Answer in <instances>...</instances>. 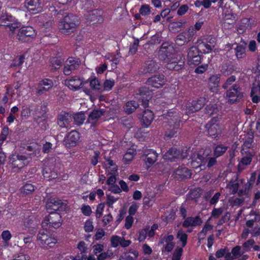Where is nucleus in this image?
<instances>
[{
	"label": "nucleus",
	"instance_id": "a18cd8bd",
	"mask_svg": "<svg viewBox=\"0 0 260 260\" xmlns=\"http://www.w3.org/2000/svg\"><path fill=\"white\" fill-rule=\"evenodd\" d=\"M236 80V77L234 75H232L228 78L224 83L222 85V88L224 89H229L233 85V84Z\"/></svg>",
	"mask_w": 260,
	"mask_h": 260
},
{
	"label": "nucleus",
	"instance_id": "f8f14e48",
	"mask_svg": "<svg viewBox=\"0 0 260 260\" xmlns=\"http://www.w3.org/2000/svg\"><path fill=\"white\" fill-rule=\"evenodd\" d=\"M44 0H25V7L29 12L36 14L41 12Z\"/></svg>",
	"mask_w": 260,
	"mask_h": 260
},
{
	"label": "nucleus",
	"instance_id": "9d476101",
	"mask_svg": "<svg viewBox=\"0 0 260 260\" xmlns=\"http://www.w3.org/2000/svg\"><path fill=\"white\" fill-rule=\"evenodd\" d=\"M151 98V90L145 86L140 88L138 93H136V98L142 103V105L144 108L148 106L149 101Z\"/></svg>",
	"mask_w": 260,
	"mask_h": 260
},
{
	"label": "nucleus",
	"instance_id": "e433bc0d",
	"mask_svg": "<svg viewBox=\"0 0 260 260\" xmlns=\"http://www.w3.org/2000/svg\"><path fill=\"white\" fill-rule=\"evenodd\" d=\"M228 147L223 144H218L214 147L213 154L215 157H218L223 155L228 150Z\"/></svg>",
	"mask_w": 260,
	"mask_h": 260
},
{
	"label": "nucleus",
	"instance_id": "13d9d810",
	"mask_svg": "<svg viewBox=\"0 0 260 260\" xmlns=\"http://www.w3.org/2000/svg\"><path fill=\"white\" fill-rule=\"evenodd\" d=\"M113 254V252L111 251L108 250L107 252H104L100 254L98 256V259L105 260L106 259L112 256Z\"/></svg>",
	"mask_w": 260,
	"mask_h": 260
},
{
	"label": "nucleus",
	"instance_id": "7c9ffc66",
	"mask_svg": "<svg viewBox=\"0 0 260 260\" xmlns=\"http://www.w3.org/2000/svg\"><path fill=\"white\" fill-rule=\"evenodd\" d=\"M144 155L145 156L144 160L150 165L154 164L157 159V153L155 151L152 149L146 150L144 153Z\"/></svg>",
	"mask_w": 260,
	"mask_h": 260
},
{
	"label": "nucleus",
	"instance_id": "f704fd0d",
	"mask_svg": "<svg viewBox=\"0 0 260 260\" xmlns=\"http://www.w3.org/2000/svg\"><path fill=\"white\" fill-rule=\"evenodd\" d=\"M104 166L109 174H114L117 171V166L113 161L110 159H107L104 162Z\"/></svg>",
	"mask_w": 260,
	"mask_h": 260
},
{
	"label": "nucleus",
	"instance_id": "ddd939ff",
	"mask_svg": "<svg viewBox=\"0 0 260 260\" xmlns=\"http://www.w3.org/2000/svg\"><path fill=\"white\" fill-rule=\"evenodd\" d=\"M10 163L12 168L18 170L23 168L28 164L27 157L23 155H13L10 158Z\"/></svg>",
	"mask_w": 260,
	"mask_h": 260
},
{
	"label": "nucleus",
	"instance_id": "e2e57ef3",
	"mask_svg": "<svg viewBox=\"0 0 260 260\" xmlns=\"http://www.w3.org/2000/svg\"><path fill=\"white\" fill-rule=\"evenodd\" d=\"M24 59V57L23 55L19 56L13 60V63L11 65V67H19L21 66L23 63Z\"/></svg>",
	"mask_w": 260,
	"mask_h": 260
},
{
	"label": "nucleus",
	"instance_id": "6ab92c4d",
	"mask_svg": "<svg viewBox=\"0 0 260 260\" xmlns=\"http://www.w3.org/2000/svg\"><path fill=\"white\" fill-rule=\"evenodd\" d=\"M186 156L176 148H171L164 154V158L166 160L174 161L177 159H184Z\"/></svg>",
	"mask_w": 260,
	"mask_h": 260
},
{
	"label": "nucleus",
	"instance_id": "aec40b11",
	"mask_svg": "<svg viewBox=\"0 0 260 260\" xmlns=\"http://www.w3.org/2000/svg\"><path fill=\"white\" fill-rule=\"evenodd\" d=\"M53 86L52 80L47 78L44 79L39 83L37 88V93L39 95L44 94L52 88Z\"/></svg>",
	"mask_w": 260,
	"mask_h": 260
},
{
	"label": "nucleus",
	"instance_id": "a211bd4d",
	"mask_svg": "<svg viewBox=\"0 0 260 260\" xmlns=\"http://www.w3.org/2000/svg\"><path fill=\"white\" fill-rule=\"evenodd\" d=\"M80 139V134L76 131H72L64 137V145L67 147L75 146Z\"/></svg>",
	"mask_w": 260,
	"mask_h": 260
},
{
	"label": "nucleus",
	"instance_id": "cd10ccee",
	"mask_svg": "<svg viewBox=\"0 0 260 260\" xmlns=\"http://www.w3.org/2000/svg\"><path fill=\"white\" fill-rule=\"evenodd\" d=\"M241 153L243 156L241 158L240 162L246 166L250 165L254 154L253 151L252 150L244 151V149H242Z\"/></svg>",
	"mask_w": 260,
	"mask_h": 260
},
{
	"label": "nucleus",
	"instance_id": "4c0bfd02",
	"mask_svg": "<svg viewBox=\"0 0 260 260\" xmlns=\"http://www.w3.org/2000/svg\"><path fill=\"white\" fill-rule=\"evenodd\" d=\"M123 254L125 260H137L139 256V252L138 251L131 248L127 250Z\"/></svg>",
	"mask_w": 260,
	"mask_h": 260
},
{
	"label": "nucleus",
	"instance_id": "423d86ee",
	"mask_svg": "<svg viewBox=\"0 0 260 260\" xmlns=\"http://www.w3.org/2000/svg\"><path fill=\"white\" fill-rule=\"evenodd\" d=\"M36 32L33 27L31 26H24L19 28L18 31L16 34L15 38L22 42H27L35 37Z\"/></svg>",
	"mask_w": 260,
	"mask_h": 260
},
{
	"label": "nucleus",
	"instance_id": "09e8293b",
	"mask_svg": "<svg viewBox=\"0 0 260 260\" xmlns=\"http://www.w3.org/2000/svg\"><path fill=\"white\" fill-rule=\"evenodd\" d=\"M90 86L92 89L99 91L102 90V86L99 81L96 78L92 79L90 80Z\"/></svg>",
	"mask_w": 260,
	"mask_h": 260
},
{
	"label": "nucleus",
	"instance_id": "052dcab7",
	"mask_svg": "<svg viewBox=\"0 0 260 260\" xmlns=\"http://www.w3.org/2000/svg\"><path fill=\"white\" fill-rule=\"evenodd\" d=\"M2 239L5 241V245L7 242L10 240L12 237V235L10 232L8 230L4 231L1 235Z\"/></svg>",
	"mask_w": 260,
	"mask_h": 260
},
{
	"label": "nucleus",
	"instance_id": "1a4fd4ad",
	"mask_svg": "<svg viewBox=\"0 0 260 260\" xmlns=\"http://www.w3.org/2000/svg\"><path fill=\"white\" fill-rule=\"evenodd\" d=\"M187 61L189 66H198L201 63V57L198 48L192 46L187 50Z\"/></svg>",
	"mask_w": 260,
	"mask_h": 260
},
{
	"label": "nucleus",
	"instance_id": "412c9836",
	"mask_svg": "<svg viewBox=\"0 0 260 260\" xmlns=\"http://www.w3.org/2000/svg\"><path fill=\"white\" fill-rule=\"evenodd\" d=\"M72 120V115L69 113L61 112L57 116V124L62 128L69 127Z\"/></svg>",
	"mask_w": 260,
	"mask_h": 260
},
{
	"label": "nucleus",
	"instance_id": "c85d7f7f",
	"mask_svg": "<svg viewBox=\"0 0 260 260\" xmlns=\"http://www.w3.org/2000/svg\"><path fill=\"white\" fill-rule=\"evenodd\" d=\"M176 177L178 179H186L190 178L191 176L190 170L183 167H179L175 171Z\"/></svg>",
	"mask_w": 260,
	"mask_h": 260
},
{
	"label": "nucleus",
	"instance_id": "4be33fe9",
	"mask_svg": "<svg viewBox=\"0 0 260 260\" xmlns=\"http://www.w3.org/2000/svg\"><path fill=\"white\" fill-rule=\"evenodd\" d=\"M159 69L158 64L155 60L151 59L145 62L142 68V73L143 74H152L157 71Z\"/></svg>",
	"mask_w": 260,
	"mask_h": 260
},
{
	"label": "nucleus",
	"instance_id": "4d7b16f0",
	"mask_svg": "<svg viewBox=\"0 0 260 260\" xmlns=\"http://www.w3.org/2000/svg\"><path fill=\"white\" fill-rule=\"evenodd\" d=\"M253 142V138L248 137L244 141L242 149H244V151L250 150V148L252 146V144Z\"/></svg>",
	"mask_w": 260,
	"mask_h": 260
},
{
	"label": "nucleus",
	"instance_id": "bb28decb",
	"mask_svg": "<svg viewBox=\"0 0 260 260\" xmlns=\"http://www.w3.org/2000/svg\"><path fill=\"white\" fill-rule=\"evenodd\" d=\"M220 75H214L211 76L209 79V87L212 92H216L218 89L220 81Z\"/></svg>",
	"mask_w": 260,
	"mask_h": 260
},
{
	"label": "nucleus",
	"instance_id": "69168bd1",
	"mask_svg": "<svg viewBox=\"0 0 260 260\" xmlns=\"http://www.w3.org/2000/svg\"><path fill=\"white\" fill-rule=\"evenodd\" d=\"M185 23V21L174 22L171 23L169 27L173 29H178L181 28Z\"/></svg>",
	"mask_w": 260,
	"mask_h": 260
},
{
	"label": "nucleus",
	"instance_id": "de8ad7c7",
	"mask_svg": "<svg viewBox=\"0 0 260 260\" xmlns=\"http://www.w3.org/2000/svg\"><path fill=\"white\" fill-rule=\"evenodd\" d=\"M176 237L182 242V246L183 247H185L187 243V235L185 233H183L182 231H179Z\"/></svg>",
	"mask_w": 260,
	"mask_h": 260
},
{
	"label": "nucleus",
	"instance_id": "58836bf2",
	"mask_svg": "<svg viewBox=\"0 0 260 260\" xmlns=\"http://www.w3.org/2000/svg\"><path fill=\"white\" fill-rule=\"evenodd\" d=\"M139 104L135 101L128 102L124 107L125 112L128 114L134 112L138 107Z\"/></svg>",
	"mask_w": 260,
	"mask_h": 260
},
{
	"label": "nucleus",
	"instance_id": "7ed1b4c3",
	"mask_svg": "<svg viewBox=\"0 0 260 260\" xmlns=\"http://www.w3.org/2000/svg\"><path fill=\"white\" fill-rule=\"evenodd\" d=\"M166 118L170 123V127L166 132L165 136L172 138L176 136L180 129V117L175 110H171L168 112Z\"/></svg>",
	"mask_w": 260,
	"mask_h": 260
},
{
	"label": "nucleus",
	"instance_id": "f3484780",
	"mask_svg": "<svg viewBox=\"0 0 260 260\" xmlns=\"http://www.w3.org/2000/svg\"><path fill=\"white\" fill-rule=\"evenodd\" d=\"M80 65V61L78 59H75L73 57H69L66 60L63 72L65 75H70L73 71L77 69Z\"/></svg>",
	"mask_w": 260,
	"mask_h": 260
},
{
	"label": "nucleus",
	"instance_id": "774afa93",
	"mask_svg": "<svg viewBox=\"0 0 260 260\" xmlns=\"http://www.w3.org/2000/svg\"><path fill=\"white\" fill-rule=\"evenodd\" d=\"M240 250L241 247L240 246H236L232 249L231 253L235 258H238L241 255Z\"/></svg>",
	"mask_w": 260,
	"mask_h": 260
},
{
	"label": "nucleus",
	"instance_id": "20e7f679",
	"mask_svg": "<svg viewBox=\"0 0 260 260\" xmlns=\"http://www.w3.org/2000/svg\"><path fill=\"white\" fill-rule=\"evenodd\" d=\"M61 216L58 213L56 212H51L44 219L42 222V226L46 230H51V227L57 229L61 225Z\"/></svg>",
	"mask_w": 260,
	"mask_h": 260
},
{
	"label": "nucleus",
	"instance_id": "864d4df0",
	"mask_svg": "<svg viewBox=\"0 0 260 260\" xmlns=\"http://www.w3.org/2000/svg\"><path fill=\"white\" fill-rule=\"evenodd\" d=\"M183 252V249L181 247H178L175 250L172 260H180Z\"/></svg>",
	"mask_w": 260,
	"mask_h": 260
},
{
	"label": "nucleus",
	"instance_id": "338daca9",
	"mask_svg": "<svg viewBox=\"0 0 260 260\" xmlns=\"http://www.w3.org/2000/svg\"><path fill=\"white\" fill-rule=\"evenodd\" d=\"M133 221L134 218L132 216L128 215L126 216L125 218V228L126 229H129L132 227Z\"/></svg>",
	"mask_w": 260,
	"mask_h": 260
},
{
	"label": "nucleus",
	"instance_id": "2f4dec72",
	"mask_svg": "<svg viewBox=\"0 0 260 260\" xmlns=\"http://www.w3.org/2000/svg\"><path fill=\"white\" fill-rule=\"evenodd\" d=\"M153 119V114L151 110L147 109L144 111L142 117V121L144 125L147 127L151 124Z\"/></svg>",
	"mask_w": 260,
	"mask_h": 260
},
{
	"label": "nucleus",
	"instance_id": "c756f323",
	"mask_svg": "<svg viewBox=\"0 0 260 260\" xmlns=\"http://www.w3.org/2000/svg\"><path fill=\"white\" fill-rule=\"evenodd\" d=\"M208 135L212 138H216L220 133L219 126L215 123H207L206 125Z\"/></svg>",
	"mask_w": 260,
	"mask_h": 260
},
{
	"label": "nucleus",
	"instance_id": "680f3d73",
	"mask_svg": "<svg viewBox=\"0 0 260 260\" xmlns=\"http://www.w3.org/2000/svg\"><path fill=\"white\" fill-rule=\"evenodd\" d=\"M114 85V81L110 80H106L104 83L103 88L104 90H111Z\"/></svg>",
	"mask_w": 260,
	"mask_h": 260
},
{
	"label": "nucleus",
	"instance_id": "72a5a7b5",
	"mask_svg": "<svg viewBox=\"0 0 260 260\" xmlns=\"http://www.w3.org/2000/svg\"><path fill=\"white\" fill-rule=\"evenodd\" d=\"M234 71V67L231 61H226L221 67V72L225 76L231 74Z\"/></svg>",
	"mask_w": 260,
	"mask_h": 260
},
{
	"label": "nucleus",
	"instance_id": "393cba45",
	"mask_svg": "<svg viewBox=\"0 0 260 260\" xmlns=\"http://www.w3.org/2000/svg\"><path fill=\"white\" fill-rule=\"evenodd\" d=\"M105 113L104 110H93L88 116L86 122L91 124L92 126H94L97 120L102 117Z\"/></svg>",
	"mask_w": 260,
	"mask_h": 260
},
{
	"label": "nucleus",
	"instance_id": "a19ab883",
	"mask_svg": "<svg viewBox=\"0 0 260 260\" xmlns=\"http://www.w3.org/2000/svg\"><path fill=\"white\" fill-rule=\"evenodd\" d=\"M48 237L49 235L46 234L43 230L39 232L37 235V240L39 244L42 247H43L44 244H45V241H46V240Z\"/></svg>",
	"mask_w": 260,
	"mask_h": 260
},
{
	"label": "nucleus",
	"instance_id": "0eeeda50",
	"mask_svg": "<svg viewBox=\"0 0 260 260\" xmlns=\"http://www.w3.org/2000/svg\"><path fill=\"white\" fill-rule=\"evenodd\" d=\"M175 50L173 46L167 43H164L158 52V56L159 60L167 61L174 57L176 54H174Z\"/></svg>",
	"mask_w": 260,
	"mask_h": 260
},
{
	"label": "nucleus",
	"instance_id": "3c124183",
	"mask_svg": "<svg viewBox=\"0 0 260 260\" xmlns=\"http://www.w3.org/2000/svg\"><path fill=\"white\" fill-rule=\"evenodd\" d=\"M139 40L138 39H135L134 42L129 46V53L131 54H135L138 50Z\"/></svg>",
	"mask_w": 260,
	"mask_h": 260
},
{
	"label": "nucleus",
	"instance_id": "37998d69",
	"mask_svg": "<svg viewBox=\"0 0 260 260\" xmlns=\"http://www.w3.org/2000/svg\"><path fill=\"white\" fill-rule=\"evenodd\" d=\"M72 118L74 119L75 123L76 125L82 124L85 120V116L83 113H78L73 115Z\"/></svg>",
	"mask_w": 260,
	"mask_h": 260
},
{
	"label": "nucleus",
	"instance_id": "ea45409f",
	"mask_svg": "<svg viewBox=\"0 0 260 260\" xmlns=\"http://www.w3.org/2000/svg\"><path fill=\"white\" fill-rule=\"evenodd\" d=\"M237 46L235 48L236 55L238 59L243 58L245 56V49L246 44H236Z\"/></svg>",
	"mask_w": 260,
	"mask_h": 260
},
{
	"label": "nucleus",
	"instance_id": "39448f33",
	"mask_svg": "<svg viewBox=\"0 0 260 260\" xmlns=\"http://www.w3.org/2000/svg\"><path fill=\"white\" fill-rule=\"evenodd\" d=\"M226 96L229 98V101L231 104L240 101L243 97V93L239 84H234L227 90Z\"/></svg>",
	"mask_w": 260,
	"mask_h": 260
},
{
	"label": "nucleus",
	"instance_id": "5701e85b",
	"mask_svg": "<svg viewBox=\"0 0 260 260\" xmlns=\"http://www.w3.org/2000/svg\"><path fill=\"white\" fill-rule=\"evenodd\" d=\"M64 84L70 89L77 90L80 89L83 84V82L78 77H73L70 79H66L64 81Z\"/></svg>",
	"mask_w": 260,
	"mask_h": 260
},
{
	"label": "nucleus",
	"instance_id": "5fc2aeb1",
	"mask_svg": "<svg viewBox=\"0 0 260 260\" xmlns=\"http://www.w3.org/2000/svg\"><path fill=\"white\" fill-rule=\"evenodd\" d=\"M140 13L143 16L148 15L150 13V7L148 5H144L139 10Z\"/></svg>",
	"mask_w": 260,
	"mask_h": 260
},
{
	"label": "nucleus",
	"instance_id": "473e14b6",
	"mask_svg": "<svg viewBox=\"0 0 260 260\" xmlns=\"http://www.w3.org/2000/svg\"><path fill=\"white\" fill-rule=\"evenodd\" d=\"M65 58L61 56L52 57L50 59V62L52 68L58 69L61 67L64 62Z\"/></svg>",
	"mask_w": 260,
	"mask_h": 260
},
{
	"label": "nucleus",
	"instance_id": "f257e3e1",
	"mask_svg": "<svg viewBox=\"0 0 260 260\" xmlns=\"http://www.w3.org/2000/svg\"><path fill=\"white\" fill-rule=\"evenodd\" d=\"M62 15L63 18L59 21L58 29L62 34L71 35L76 30L80 23L79 19L72 13H63Z\"/></svg>",
	"mask_w": 260,
	"mask_h": 260
},
{
	"label": "nucleus",
	"instance_id": "b1692460",
	"mask_svg": "<svg viewBox=\"0 0 260 260\" xmlns=\"http://www.w3.org/2000/svg\"><path fill=\"white\" fill-rule=\"evenodd\" d=\"M203 153L194 152L191 157L190 164L192 168L197 169L202 166H204Z\"/></svg>",
	"mask_w": 260,
	"mask_h": 260
},
{
	"label": "nucleus",
	"instance_id": "603ef678",
	"mask_svg": "<svg viewBox=\"0 0 260 260\" xmlns=\"http://www.w3.org/2000/svg\"><path fill=\"white\" fill-rule=\"evenodd\" d=\"M149 229V227H146V228L141 230L139 233L138 240L140 242H143L145 240L147 235L148 231Z\"/></svg>",
	"mask_w": 260,
	"mask_h": 260
},
{
	"label": "nucleus",
	"instance_id": "6e6d98bb",
	"mask_svg": "<svg viewBox=\"0 0 260 260\" xmlns=\"http://www.w3.org/2000/svg\"><path fill=\"white\" fill-rule=\"evenodd\" d=\"M256 93L260 95V80H258L256 83L253 84L252 87L250 95L252 96L253 94Z\"/></svg>",
	"mask_w": 260,
	"mask_h": 260
},
{
	"label": "nucleus",
	"instance_id": "f03ea898",
	"mask_svg": "<svg viewBox=\"0 0 260 260\" xmlns=\"http://www.w3.org/2000/svg\"><path fill=\"white\" fill-rule=\"evenodd\" d=\"M0 26L4 27L9 36L14 38L20 27V24L12 16L7 14L1 16Z\"/></svg>",
	"mask_w": 260,
	"mask_h": 260
},
{
	"label": "nucleus",
	"instance_id": "a878e982",
	"mask_svg": "<svg viewBox=\"0 0 260 260\" xmlns=\"http://www.w3.org/2000/svg\"><path fill=\"white\" fill-rule=\"evenodd\" d=\"M203 223L202 219L199 216H197L195 217H188L185 218L183 222L182 226L184 228H187L189 226H197L200 225Z\"/></svg>",
	"mask_w": 260,
	"mask_h": 260
},
{
	"label": "nucleus",
	"instance_id": "8fccbe9b",
	"mask_svg": "<svg viewBox=\"0 0 260 260\" xmlns=\"http://www.w3.org/2000/svg\"><path fill=\"white\" fill-rule=\"evenodd\" d=\"M56 242V239L49 236L43 247L47 249L52 248L55 245Z\"/></svg>",
	"mask_w": 260,
	"mask_h": 260
},
{
	"label": "nucleus",
	"instance_id": "9b49d317",
	"mask_svg": "<svg viewBox=\"0 0 260 260\" xmlns=\"http://www.w3.org/2000/svg\"><path fill=\"white\" fill-rule=\"evenodd\" d=\"M206 99L201 97L197 101H193L186 105V114L187 115L199 111L206 104Z\"/></svg>",
	"mask_w": 260,
	"mask_h": 260
},
{
	"label": "nucleus",
	"instance_id": "dca6fc26",
	"mask_svg": "<svg viewBox=\"0 0 260 260\" xmlns=\"http://www.w3.org/2000/svg\"><path fill=\"white\" fill-rule=\"evenodd\" d=\"M166 82L165 76L162 74L155 75L149 78L146 83L147 85L155 88L161 87Z\"/></svg>",
	"mask_w": 260,
	"mask_h": 260
},
{
	"label": "nucleus",
	"instance_id": "2eb2a0df",
	"mask_svg": "<svg viewBox=\"0 0 260 260\" xmlns=\"http://www.w3.org/2000/svg\"><path fill=\"white\" fill-rule=\"evenodd\" d=\"M166 68L170 70L179 71L182 69L184 65V61L181 59V57L176 55L171 59L167 61Z\"/></svg>",
	"mask_w": 260,
	"mask_h": 260
},
{
	"label": "nucleus",
	"instance_id": "49530a36",
	"mask_svg": "<svg viewBox=\"0 0 260 260\" xmlns=\"http://www.w3.org/2000/svg\"><path fill=\"white\" fill-rule=\"evenodd\" d=\"M217 111V107L215 104L210 103L207 104L205 108V112L209 115H212L216 113Z\"/></svg>",
	"mask_w": 260,
	"mask_h": 260
},
{
	"label": "nucleus",
	"instance_id": "6e6552de",
	"mask_svg": "<svg viewBox=\"0 0 260 260\" xmlns=\"http://www.w3.org/2000/svg\"><path fill=\"white\" fill-rule=\"evenodd\" d=\"M66 202V201H62L58 198H51L48 200L46 207L47 210L63 211L67 207Z\"/></svg>",
	"mask_w": 260,
	"mask_h": 260
},
{
	"label": "nucleus",
	"instance_id": "bf43d9fd",
	"mask_svg": "<svg viewBox=\"0 0 260 260\" xmlns=\"http://www.w3.org/2000/svg\"><path fill=\"white\" fill-rule=\"evenodd\" d=\"M121 237L113 236L111 238V246L113 247H117L120 245Z\"/></svg>",
	"mask_w": 260,
	"mask_h": 260
},
{
	"label": "nucleus",
	"instance_id": "4468645a",
	"mask_svg": "<svg viewBox=\"0 0 260 260\" xmlns=\"http://www.w3.org/2000/svg\"><path fill=\"white\" fill-rule=\"evenodd\" d=\"M193 28H190L188 31H184L178 35L175 39V43L179 46H182L190 42L194 35Z\"/></svg>",
	"mask_w": 260,
	"mask_h": 260
},
{
	"label": "nucleus",
	"instance_id": "79ce46f5",
	"mask_svg": "<svg viewBox=\"0 0 260 260\" xmlns=\"http://www.w3.org/2000/svg\"><path fill=\"white\" fill-rule=\"evenodd\" d=\"M35 190V186L29 183H26L23 185L20 189L21 192L24 195H26L32 193Z\"/></svg>",
	"mask_w": 260,
	"mask_h": 260
},
{
	"label": "nucleus",
	"instance_id": "c9c22d12",
	"mask_svg": "<svg viewBox=\"0 0 260 260\" xmlns=\"http://www.w3.org/2000/svg\"><path fill=\"white\" fill-rule=\"evenodd\" d=\"M204 165H207L208 168H211L217 164L216 158L215 156L211 157L208 153H203Z\"/></svg>",
	"mask_w": 260,
	"mask_h": 260
},
{
	"label": "nucleus",
	"instance_id": "c03bdc74",
	"mask_svg": "<svg viewBox=\"0 0 260 260\" xmlns=\"http://www.w3.org/2000/svg\"><path fill=\"white\" fill-rule=\"evenodd\" d=\"M212 226L209 224H205L202 230L198 234V239L200 241L205 239L208 231L211 230Z\"/></svg>",
	"mask_w": 260,
	"mask_h": 260
},
{
	"label": "nucleus",
	"instance_id": "0e129e2a",
	"mask_svg": "<svg viewBox=\"0 0 260 260\" xmlns=\"http://www.w3.org/2000/svg\"><path fill=\"white\" fill-rule=\"evenodd\" d=\"M9 134V128L8 127H4L0 135V142L3 143L6 139Z\"/></svg>",
	"mask_w": 260,
	"mask_h": 260
}]
</instances>
